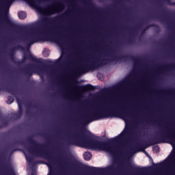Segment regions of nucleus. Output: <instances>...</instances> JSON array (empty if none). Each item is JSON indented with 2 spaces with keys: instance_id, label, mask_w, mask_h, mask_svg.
Segmentation results:
<instances>
[{
  "instance_id": "obj_1",
  "label": "nucleus",
  "mask_w": 175,
  "mask_h": 175,
  "mask_svg": "<svg viewBox=\"0 0 175 175\" xmlns=\"http://www.w3.org/2000/svg\"><path fill=\"white\" fill-rule=\"evenodd\" d=\"M66 14L56 16L55 18H43L41 21L42 26L39 27L38 32L44 33L47 36H51V35H54L55 31L50 27V24H51V23H57V21H61V20L64 19V17H65Z\"/></svg>"
},
{
  "instance_id": "obj_2",
  "label": "nucleus",
  "mask_w": 175,
  "mask_h": 175,
  "mask_svg": "<svg viewBox=\"0 0 175 175\" xmlns=\"http://www.w3.org/2000/svg\"><path fill=\"white\" fill-rule=\"evenodd\" d=\"M83 147L92 150H98L99 151H105V152H109V154L114 152V147L102 142H85Z\"/></svg>"
},
{
  "instance_id": "obj_3",
  "label": "nucleus",
  "mask_w": 175,
  "mask_h": 175,
  "mask_svg": "<svg viewBox=\"0 0 175 175\" xmlns=\"http://www.w3.org/2000/svg\"><path fill=\"white\" fill-rule=\"evenodd\" d=\"M0 23H1V24H5L11 29H17V28H18V26H17V25L14 24L12 21H10V18H9V16L8 15V12H5L3 14L2 18L0 20Z\"/></svg>"
},
{
  "instance_id": "obj_4",
  "label": "nucleus",
  "mask_w": 175,
  "mask_h": 175,
  "mask_svg": "<svg viewBox=\"0 0 175 175\" xmlns=\"http://www.w3.org/2000/svg\"><path fill=\"white\" fill-rule=\"evenodd\" d=\"M30 39L32 40L33 43H36V42H39V40H42L43 39V36L39 33L33 34L31 36Z\"/></svg>"
},
{
  "instance_id": "obj_5",
  "label": "nucleus",
  "mask_w": 175,
  "mask_h": 175,
  "mask_svg": "<svg viewBox=\"0 0 175 175\" xmlns=\"http://www.w3.org/2000/svg\"><path fill=\"white\" fill-rule=\"evenodd\" d=\"M79 90L81 91V92H86V91H91V90H93V88L91 85H86L79 87Z\"/></svg>"
},
{
  "instance_id": "obj_6",
  "label": "nucleus",
  "mask_w": 175,
  "mask_h": 175,
  "mask_svg": "<svg viewBox=\"0 0 175 175\" xmlns=\"http://www.w3.org/2000/svg\"><path fill=\"white\" fill-rule=\"evenodd\" d=\"M18 16L21 20H25V18H27V12L21 11L18 12Z\"/></svg>"
},
{
  "instance_id": "obj_7",
  "label": "nucleus",
  "mask_w": 175,
  "mask_h": 175,
  "mask_svg": "<svg viewBox=\"0 0 175 175\" xmlns=\"http://www.w3.org/2000/svg\"><path fill=\"white\" fill-rule=\"evenodd\" d=\"M92 155L90 152H86L83 154V158L85 159V161H90L92 158Z\"/></svg>"
},
{
  "instance_id": "obj_8",
  "label": "nucleus",
  "mask_w": 175,
  "mask_h": 175,
  "mask_svg": "<svg viewBox=\"0 0 175 175\" xmlns=\"http://www.w3.org/2000/svg\"><path fill=\"white\" fill-rule=\"evenodd\" d=\"M14 0H4L5 3H6V5H9L10 3H12V2H13ZM29 1V2H33V0H27ZM38 2H40V1H44V0H37Z\"/></svg>"
},
{
  "instance_id": "obj_9",
  "label": "nucleus",
  "mask_w": 175,
  "mask_h": 175,
  "mask_svg": "<svg viewBox=\"0 0 175 175\" xmlns=\"http://www.w3.org/2000/svg\"><path fill=\"white\" fill-rule=\"evenodd\" d=\"M155 18H158L159 20H161V21H167V19L165 17H161L159 16H154Z\"/></svg>"
},
{
  "instance_id": "obj_10",
  "label": "nucleus",
  "mask_w": 175,
  "mask_h": 175,
  "mask_svg": "<svg viewBox=\"0 0 175 175\" xmlns=\"http://www.w3.org/2000/svg\"><path fill=\"white\" fill-rule=\"evenodd\" d=\"M44 57H49V55H50V53L49 52V50L45 49L43 53H42Z\"/></svg>"
},
{
  "instance_id": "obj_11",
  "label": "nucleus",
  "mask_w": 175,
  "mask_h": 175,
  "mask_svg": "<svg viewBox=\"0 0 175 175\" xmlns=\"http://www.w3.org/2000/svg\"><path fill=\"white\" fill-rule=\"evenodd\" d=\"M64 8H65V5H64V3H59L57 5V9L60 10V9H64Z\"/></svg>"
},
{
  "instance_id": "obj_12",
  "label": "nucleus",
  "mask_w": 175,
  "mask_h": 175,
  "mask_svg": "<svg viewBox=\"0 0 175 175\" xmlns=\"http://www.w3.org/2000/svg\"><path fill=\"white\" fill-rule=\"evenodd\" d=\"M29 29V27H21V31H23V32H27V31H28Z\"/></svg>"
},
{
  "instance_id": "obj_13",
  "label": "nucleus",
  "mask_w": 175,
  "mask_h": 175,
  "mask_svg": "<svg viewBox=\"0 0 175 175\" xmlns=\"http://www.w3.org/2000/svg\"><path fill=\"white\" fill-rule=\"evenodd\" d=\"M154 25H150L148 26H147L144 29V32H146V31H147V29H148V28L151 27H154Z\"/></svg>"
},
{
  "instance_id": "obj_14",
  "label": "nucleus",
  "mask_w": 175,
  "mask_h": 175,
  "mask_svg": "<svg viewBox=\"0 0 175 175\" xmlns=\"http://www.w3.org/2000/svg\"><path fill=\"white\" fill-rule=\"evenodd\" d=\"M167 2L168 3L169 5H172V6H175V2L171 3L170 0H167Z\"/></svg>"
},
{
  "instance_id": "obj_15",
  "label": "nucleus",
  "mask_w": 175,
  "mask_h": 175,
  "mask_svg": "<svg viewBox=\"0 0 175 175\" xmlns=\"http://www.w3.org/2000/svg\"><path fill=\"white\" fill-rule=\"evenodd\" d=\"M162 13H165L166 16H167V12L165 11L164 10H161Z\"/></svg>"
},
{
  "instance_id": "obj_16",
  "label": "nucleus",
  "mask_w": 175,
  "mask_h": 175,
  "mask_svg": "<svg viewBox=\"0 0 175 175\" xmlns=\"http://www.w3.org/2000/svg\"><path fill=\"white\" fill-rule=\"evenodd\" d=\"M10 100H11V102H10V103L7 102V103H8V105H10V103H12V102H13V98H10Z\"/></svg>"
},
{
  "instance_id": "obj_17",
  "label": "nucleus",
  "mask_w": 175,
  "mask_h": 175,
  "mask_svg": "<svg viewBox=\"0 0 175 175\" xmlns=\"http://www.w3.org/2000/svg\"><path fill=\"white\" fill-rule=\"evenodd\" d=\"M63 46H64V45H59V47L60 49H62Z\"/></svg>"
},
{
  "instance_id": "obj_18",
  "label": "nucleus",
  "mask_w": 175,
  "mask_h": 175,
  "mask_svg": "<svg viewBox=\"0 0 175 175\" xmlns=\"http://www.w3.org/2000/svg\"><path fill=\"white\" fill-rule=\"evenodd\" d=\"M154 148H156V150H159V148H158V146H156Z\"/></svg>"
},
{
  "instance_id": "obj_19",
  "label": "nucleus",
  "mask_w": 175,
  "mask_h": 175,
  "mask_svg": "<svg viewBox=\"0 0 175 175\" xmlns=\"http://www.w3.org/2000/svg\"><path fill=\"white\" fill-rule=\"evenodd\" d=\"M97 35H100L101 36H103V34L100 33V34H97Z\"/></svg>"
},
{
  "instance_id": "obj_20",
  "label": "nucleus",
  "mask_w": 175,
  "mask_h": 175,
  "mask_svg": "<svg viewBox=\"0 0 175 175\" xmlns=\"http://www.w3.org/2000/svg\"><path fill=\"white\" fill-rule=\"evenodd\" d=\"M160 8H162V5L160 4Z\"/></svg>"
},
{
  "instance_id": "obj_21",
  "label": "nucleus",
  "mask_w": 175,
  "mask_h": 175,
  "mask_svg": "<svg viewBox=\"0 0 175 175\" xmlns=\"http://www.w3.org/2000/svg\"><path fill=\"white\" fill-rule=\"evenodd\" d=\"M57 44H61V43H57Z\"/></svg>"
},
{
  "instance_id": "obj_22",
  "label": "nucleus",
  "mask_w": 175,
  "mask_h": 175,
  "mask_svg": "<svg viewBox=\"0 0 175 175\" xmlns=\"http://www.w3.org/2000/svg\"><path fill=\"white\" fill-rule=\"evenodd\" d=\"M72 35H75V33H72Z\"/></svg>"
}]
</instances>
